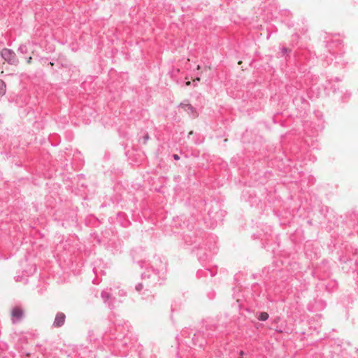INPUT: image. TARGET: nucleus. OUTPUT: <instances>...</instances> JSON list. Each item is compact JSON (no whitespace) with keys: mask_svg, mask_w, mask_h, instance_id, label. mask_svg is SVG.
Segmentation results:
<instances>
[{"mask_svg":"<svg viewBox=\"0 0 358 358\" xmlns=\"http://www.w3.org/2000/svg\"><path fill=\"white\" fill-rule=\"evenodd\" d=\"M1 56L4 61L11 65H16L18 62V59H17L15 52L10 49H3L1 52Z\"/></svg>","mask_w":358,"mask_h":358,"instance_id":"f257e3e1","label":"nucleus"},{"mask_svg":"<svg viewBox=\"0 0 358 358\" xmlns=\"http://www.w3.org/2000/svg\"><path fill=\"white\" fill-rule=\"evenodd\" d=\"M65 315L62 313H59L57 314L55 322H54V326L56 327H59L62 326L65 321Z\"/></svg>","mask_w":358,"mask_h":358,"instance_id":"f03ea898","label":"nucleus"},{"mask_svg":"<svg viewBox=\"0 0 358 358\" xmlns=\"http://www.w3.org/2000/svg\"><path fill=\"white\" fill-rule=\"evenodd\" d=\"M24 312L20 307H15L11 311V316L16 320H20L23 316Z\"/></svg>","mask_w":358,"mask_h":358,"instance_id":"7ed1b4c3","label":"nucleus"},{"mask_svg":"<svg viewBox=\"0 0 358 358\" xmlns=\"http://www.w3.org/2000/svg\"><path fill=\"white\" fill-rule=\"evenodd\" d=\"M181 107L185 110H189V112L193 113L194 117H198L197 112L194 109V108L191 105H189V104L181 105Z\"/></svg>","mask_w":358,"mask_h":358,"instance_id":"20e7f679","label":"nucleus"},{"mask_svg":"<svg viewBox=\"0 0 358 358\" xmlns=\"http://www.w3.org/2000/svg\"><path fill=\"white\" fill-rule=\"evenodd\" d=\"M181 107L185 110H189V112L193 113L194 117H198L197 112L194 109V108L191 105H189V104L181 105Z\"/></svg>","mask_w":358,"mask_h":358,"instance_id":"39448f33","label":"nucleus"},{"mask_svg":"<svg viewBox=\"0 0 358 358\" xmlns=\"http://www.w3.org/2000/svg\"><path fill=\"white\" fill-rule=\"evenodd\" d=\"M268 318V314L266 312H262L259 316V320L262 321H266Z\"/></svg>","mask_w":358,"mask_h":358,"instance_id":"423d86ee","label":"nucleus"},{"mask_svg":"<svg viewBox=\"0 0 358 358\" xmlns=\"http://www.w3.org/2000/svg\"><path fill=\"white\" fill-rule=\"evenodd\" d=\"M6 92V84L3 80H0V94H3Z\"/></svg>","mask_w":358,"mask_h":358,"instance_id":"0eeeda50","label":"nucleus"},{"mask_svg":"<svg viewBox=\"0 0 358 358\" xmlns=\"http://www.w3.org/2000/svg\"><path fill=\"white\" fill-rule=\"evenodd\" d=\"M149 139V135L148 134H146L145 136H144V143H146V142L148 141Z\"/></svg>","mask_w":358,"mask_h":358,"instance_id":"6e6552de","label":"nucleus"},{"mask_svg":"<svg viewBox=\"0 0 358 358\" xmlns=\"http://www.w3.org/2000/svg\"><path fill=\"white\" fill-rule=\"evenodd\" d=\"M32 57H29L27 59V64H30L31 63Z\"/></svg>","mask_w":358,"mask_h":358,"instance_id":"1a4fd4ad","label":"nucleus"},{"mask_svg":"<svg viewBox=\"0 0 358 358\" xmlns=\"http://www.w3.org/2000/svg\"><path fill=\"white\" fill-rule=\"evenodd\" d=\"M173 157H174V159H176V160L179 159V157H178L177 155H173Z\"/></svg>","mask_w":358,"mask_h":358,"instance_id":"9d476101","label":"nucleus"},{"mask_svg":"<svg viewBox=\"0 0 358 358\" xmlns=\"http://www.w3.org/2000/svg\"><path fill=\"white\" fill-rule=\"evenodd\" d=\"M185 84H186L187 86H189L191 85V82L190 81H187Z\"/></svg>","mask_w":358,"mask_h":358,"instance_id":"9b49d317","label":"nucleus"},{"mask_svg":"<svg viewBox=\"0 0 358 358\" xmlns=\"http://www.w3.org/2000/svg\"><path fill=\"white\" fill-rule=\"evenodd\" d=\"M200 80V78H196V79L194 80V81H199Z\"/></svg>","mask_w":358,"mask_h":358,"instance_id":"f8f14e48","label":"nucleus"},{"mask_svg":"<svg viewBox=\"0 0 358 358\" xmlns=\"http://www.w3.org/2000/svg\"><path fill=\"white\" fill-rule=\"evenodd\" d=\"M50 64L51 66H54V63H52V62H50V64Z\"/></svg>","mask_w":358,"mask_h":358,"instance_id":"ddd939ff","label":"nucleus"},{"mask_svg":"<svg viewBox=\"0 0 358 358\" xmlns=\"http://www.w3.org/2000/svg\"><path fill=\"white\" fill-rule=\"evenodd\" d=\"M240 355H241V356H243V351H241V352H240Z\"/></svg>","mask_w":358,"mask_h":358,"instance_id":"4468645a","label":"nucleus"},{"mask_svg":"<svg viewBox=\"0 0 358 358\" xmlns=\"http://www.w3.org/2000/svg\"><path fill=\"white\" fill-rule=\"evenodd\" d=\"M198 70H199L201 69V66L199 65L197 66V68H196Z\"/></svg>","mask_w":358,"mask_h":358,"instance_id":"2eb2a0df","label":"nucleus"},{"mask_svg":"<svg viewBox=\"0 0 358 358\" xmlns=\"http://www.w3.org/2000/svg\"><path fill=\"white\" fill-rule=\"evenodd\" d=\"M189 135H192L193 134V131H189Z\"/></svg>","mask_w":358,"mask_h":358,"instance_id":"dca6fc26","label":"nucleus"},{"mask_svg":"<svg viewBox=\"0 0 358 358\" xmlns=\"http://www.w3.org/2000/svg\"><path fill=\"white\" fill-rule=\"evenodd\" d=\"M242 64V61L238 62V64L241 65Z\"/></svg>","mask_w":358,"mask_h":358,"instance_id":"f3484780","label":"nucleus"},{"mask_svg":"<svg viewBox=\"0 0 358 358\" xmlns=\"http://www.w3.org/2000/svg\"><path fill=\"white\" fill-rule=\"evenodd\" d=\"M241 358H243V357H241Z\"/></svg>","mask_w":358,"mask_h":358,"instance_id":"a211bd4d","label":"nucleus"}]
</instances>
